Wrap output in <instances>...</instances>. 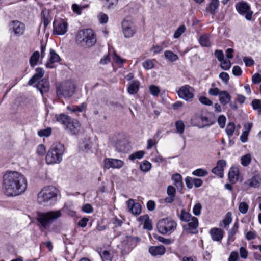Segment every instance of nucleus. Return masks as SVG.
<instances>
[{
  "mask_svg": "<svg viewBox=\"0 0 261 261\" xmlns=\"http://www.w3.org/2000/svg\"><path fill=\"white\" fill-rule=\"evenodd\" d=\"M2 186L6 195L15 196L23 193L26 190L27 180L21 173L9 171L3 176Z\"/></svg>",
  "mask_w": 261,
  "mask_h": 261,
  "instance_id": "1",
  "label": "nucleus"
},
{
  "mask_svg": "<svg viewBox=\"0 0 261 261\" xmlns=\"http://www.w3.org/2000/svg\"><path fill=\"white\" fill-rule=\"evenodd\" d=\"M57 189L55 187L45 186L38 193L37 202L41 205H50L57 200Z\"/></svg>",
  "mask_w": 261,
  "mask_h": 261,
  "instance_id": "2",
  "label": "nucleus"
},
{
  "mask_svg": "<svg viewBox=\"0 0 261 261\" xmlns=\"http://www.w3.org/2000/svg\"><path fill=\"white\" fill-rule=\"evenodd\" d=\"M75 41L79 45L89 48L95 45L96 42V36L90 29L81 30L77 32Z\"/></svg>",
  "mask_w": 261,
  "mask_h": 261,
  "instance_id": "3",
  "label": "nucleus"
},
{
  "mask_svg": "<svg viewBox=\"0 0 261 261\" xmlns=\"http://www.w3.org/2000/svg\"><path fill=\"white\" fill-rule=\"evenodd\" d=\"M65 151L64 146L60 143L53 144L49 149L46 155L47 164H59L62 161V156Z\"/></svg>",
  "mask_w": 261,
  "mask_h": 261,
  "instance_id": "4",
  "label": "nucleus"
},
{
  "mask_svg": "<svg viewBox=\"0 0 261 261\" xmlns=\"http://www.w3.org/2000/svg\"><path fill=\"white\" fill-rule=\"evenodd\" d=\"M61 216L62 213L60 210L49 211L46 213H38L37 214V220L41 226L44 229H46Z\"/></svg>",
  "mask_w": 261,
  "mask_h": 261,
  "instance_id": "5",
  "label": "nucleus"
},
{
  "mask_svg": "<svg viewBox=\"0 0 261 261\" xmlns=\"http://www.w3.org/2000/svg\"><path fill=\"white\" fill-rule=\"evenodd\" d=\"M177 224L175 221L165 218L160 220L157 224V228L160 233L165 234H171L176 228Z\"/></svg>",
  "mask_w": 261,
  "mask_h": 261,
  "instance_id": "6",
  "label": "nucleus"
},
{
  "mask_svg": "<svg viewBox=\"0 0 261 261\" xmlns=\"http://www.w3.org/2000/svg\"><path fill=\"white\" fill-rule=\"evenodd\" d=\"M75 90L74 83L71 80H68L63 83L61 87L57 88V95L58 98L69 97L74 93Z\"/></svg>",
  "mask_w": 261,
  "mask_h": 261,
  "instance_id": "7",
  "label": "nucleus"
},
{
  "mask_svg": "<svg viewBox=\"0 0 261 261\" xmlns=\"http://www.w3.org/2000/svg\"><path fill=\"white\" fill-rule=\"evenodd\" d=\"M193 88L188 85H185L179 88L177 91L179 97L186 101H192L194 98Z\"/></svg>",
  "mask_w": 261,
  "mask_h": 261,
  "instance_id": "8",
  "label": "nucleus"
},
{
  "mask_svg": "<svg viewBox=\"0 0 261 261\" xmlns=\"http://www.w3.org/2000/svg\"><path fill=\"white\" fill-rule=\"evenodd\" d=\"M122 27L125 38H130L136 33V28L133 23L130 20L124 19L122 22Z\"/></svg>",
  "mask_w": 261,
  "mask_h": 261,
  "instance_id": "9",
  "label": "nucleus"
},
{
  "mask_svg": "<svg viewBox=\"0 0 261 261\" xmlns=\"http://www.w3.org/2000/svg\"><path fill=\"white\" fill-rule=\"evenodd\" d=\"M238 12L242 15H245L247 20H251L252 12L250 10L249 6L245 2H242L236 5Z\"/></svg>",
  "mask_w": 261,
  "mask_h": 261,
  "instance_id": "10",
  "label": "nucleus"
},
{
  "mask_svg": "<svg viewBox=\"0 0 261 261\" xmlns=\"http://www.w3.org/2000/svg\"><path fill=\"white\" fill-rule=\"evenodd\" d=\"M68 23L64 20L54 21L53 23V34L62 35L67 31Z\"/></svg>",
  "mask_w": 261,
  "mask_h": 261,
  "instance_id": "11",
  "label": "nucleus"
},
{
  "mask_svg": "<svg viewBox=\"0 0 261 261\" xmlns=\"http://www.w3.org/2000/svg\"><path fill=\"white\" fill-rule=\"evenodd\" d=\"M10 29L14 32L16 36H20L24 34L25 25L18 20H14L10 22Z\"/></svg>",
  "mask_w": 261,
  "mask_h": 261,
  "instance_id": "12",
  "label": "nucleus"
},
{
  "mask_svg": "<svg viewBox=\"0 0 261 261\" xmlns=\"http://www.w3.org/2000/svg\"><path fill=\"white\" fill-rule=\"evenodd\" d=\"M104 167L106 169L112 168H121L124 165V162L122 160L113 159L106 158L103 161Z\"/></svg>",
  "mask_w": 261,
  "mask_h": 261,
  "instance_id": "13",
  "label": "nucleus"
},
{
  "mask_svg": "<svg viewBox=\"0 0 261 261\" xmlns=\"http://www.w3.org/2000/svg\"><path fill=\"white\" fill-rule=\"evenodd\" d=\"M127 205L129 211L132 214L138 215L141 213V205L138 203H135L133 199H129L127 201Z\"/></svg>",
  "mask_w": 261,
  "mask_h": 261,
  "instance_id": "14",
  "label": "nucleus"
},
{
  "mask_svg": "<svg viewBox=\"0 0 261 261\" xmlns=\"http://www.w3.org/2000/svg\"><path fill=\"white\" fill-rule=\"evenodd\" d=\"M80 129V124L79 122L75 119L71 120L65 129L69 132L71 135H75Z\"/></svg>",
  "mask_w": 261,
  "mask_h": 261,
  "instance_id": "15",
  "label": "nucleus"
},
{
  "mask_svg": "<svg viewBox=\"0 0 261 261\" xmlns=\"http://www.w3.org/2000/svg\"><path fill=\"white\" fill-rule=\"evenodd\" d=\"M113 144L119 152H126L128 149V145L124 139L114 140Z\"/></svg>",
  "mask_w": 261,
  "mask_h": 261,
  "instance_id": "16",
  "label": "nucleus"
},
{
  "mask_svg": "<svg viewBox=\"0 0 261 261\" xmlns=\"http://www.w3.org/2000/svg\"><path fill=\"white\" fill-rule=\"evenodd\" d=\"M210 233L213 240L220 241L224 235V231L220 228H213L210 230Z\"/></svg>",
  "mask_w": 261,
  "mask_h": 261,
  "instance_id": "17",
  "label": "nucleus"
},
{
  "mask_svg": "<svg viewBox=\"0 0 261 261\" xmlns=\"http://www.w3.org/2000/svg\"><path fill=\"white\" fill-rule=\"evenodd\" d=\"M188 227L186 228V231L188 233H195L197 231L196 230L198 226V219L194 217L189 221H188Z\"/></svg>",
  "mask_w": 261,
  "mask_h": 261,
  "instance_id": "18",
  "label": "nucleus"
},
{
  "mask_svg": "<svg viewBox=\"0 0 261 261\" xmlns=\"http://www.w3.org/2000/svg\"><path fill=\"white\" fill-rule=\"evenodd\" d=\"M149 252L152 256L163 255L166 252V249L163 245L151 246L149 248Z\"/></svg>",
  "mask_w": 261,
  "mask_h": 261,
  "instance_id": "19",
  "label": "nucleus"
},
{
  "mask_svg": "<svg viewBox=\"0 0 261 261\" xmlns=\"http://www.w3.org/2000/svg\"><path fill=\"white\" fill-rule=\"evenodd\" d=\"M36 87L42 95L44 92H46L49 91V82L45 79H42L38 82Z\"/></svg>",
  "mask_w": 261,
  "mask_h": 261,
  "instance_id": "20",
  "label": "nucleus"
},
{
  "mask_svg": "<svg viewBox=\"0 0 261 261\" xmlns=\"http://www.w3.org/2000/svg\"><path fill=\"white\" fill-rule=\"evenodd\" d=\"M92 143L90 139L86 137L82 139L79 143V148L83 151L87 152L91 148Z\"/></svg>",
  "mask_w": 261,
  "mask_h": 261,
  "instance_id": "21",
  "label": "nucleus"
},
{
  "mask_svg": "<svg viewBox=\"0 0 261 261\" xmlns=\"http://www.w3.org/2000/svg\"><path fill=\"white\" fill-rule=\"evenodd\" d=\"M44 74V70L41 68H37L36 69V73L28 81L29 85H32L36 82L42 78Z\"/></svg>",
  "mask_w": 261,
  "mask_h": 261,
  "instance_id": "22",
  "label": "nucleus"
},
{
  "mask_svg": "<svg viewBox=\"0 0 261 261\" xmlns=\"http://www.w3.org/2000/svg\"><path fill=\"white\" fill-rule=\"evenodd\" d=\"M239 177V170L237 167H232L230 168L228 173V178L230 182L232 184L236 182Z\"/></svg>",
  "mask_w": 261,
  "mask_h": 261,
  "instance_id": "23",
  "label": "nucleus"
},
{
  "mask_svg": "<svg viewBox=\"0 0 261 261\" xmlns=\"http://www.w3.org/2000/svg\"><path fill=\"white\" fill-rule=\"evenodd\" d=\"M60 60V57L55 52L54 49H51L50 50L49 60L47 62L46 66L47 67L51 68L52 66L51 64L53 63L59 61Z\"/></svg>",
  "mask_w": 261,
  "mask_h": 261,
  "instance_id": "24",
  "label": "nucleus"
},
{
  "mask_svg": "<svg viewBox=\"0 0 261 261\" xmlns=\"http://www.w3.org/2000/svg\"><path fill=\"white\" fill-rule=\"evenodd\" d=\"M220 103L225 106L231 100V96L227 91H221L219 96Z\"/></svg>",
  "mask_w": 261,
  "mask_h": 261,
  "instance_id": "25",
  "label": "nucleus"
},
{
  "mask_svg": "<svg viewBox=\"0 0 261 261\" xmlns=\"http://www.w3.org/2000/svg\"><path fill=\"white\" fill-rule=\"evenodd\" d=\"M56 117L57 121L63 124L65 128L67 127V125H68L71 120V118L69 116L64 114L57 115Z\"/></svg>",
  "mask_w": 261,
  "mask_h": 261,
  "instance_id": "26",
  "label": "nucleus"
},
{
  "mask_svg": "<svg viewBox=\"0 0 261 261\" xmlns=\"http://www.w3.org/2000/svg\"><path fill=\"white\" fill-rule=\"evenodd\" d=\"M140 83L138 81H133L128 86L127 92L130 94H135L139 90Z\"/></svg>",
  "mask_w": 261,
  "mask_h": 261,
  "instance_id": "27",
  "label": "nucleus"
},
{
  "mask_svg": "<svg viewBox=\"0 0 261 261\" xmlns=\"http://www.w3.org/2000/svg\"><path fill=\"white\" fill-rule=\"evenodd\" d=\"M172 179L174 181V185L177 188H181L183 183L181 176L178 173L174 174L172 176Z\"/></svg>",
  "mask_w": 261,
  "mask_h": 261,
  "instance_id": "28",
  "label": "nucleus"
},
{
  "mask_svg": "<svg viewBox=\"0 0 261 261\" xmlns=\"http://www.w3.org/2000/svg\"><path fill=\"white\" fill-rule=\"evenodd\" d=\"M41 17L43 19V24L45 28L50 22L51 18L49 16L48 11L46 9L43 10L41 12Z\"/></svg>",
  "mask_w": 261,
  "mask_h": 261,
  "instance_id": "29",
  "label": "nucleus"
},
{
  "mask_svg": "<svg viewBox=\"0 0 261 261\" xmlns=\"http://www.w3.org/2000/svg\"><path fill=\"white\" fill-rule=\"evenodd\" d=\"M164 55L165 58L169 62H175L178 59L177 55L174 54L172 51L170 50L165 51L164 53Z\"/></svg>",
  "mask_w": 261,
  "mask_h": 261,
  "instance_id": "30",
  "label": "nucleus"
},
{
  "mask_svg": "<svg viewBox=\"0 0 261 261\" xmlns=\"http://www.w3.org/2000/svg\"><path fill=\"white\" fill-rule=\"evenodd\" d=\"M40 57V54L39 51H35L31 56L29 63L32 67H34L36 65H37V62L39 60Z\"/></svg>",
  "mask_w": 261,
  "mask_h": 261,
  "instance_id": "31",
  "label": "nucleus"
},
{
  "mask_svg": "<svg viewBox=\"0 0 261 261\" xmlns=\"http://www.w3.org/2000/svg\"><path fill=\"white\" fill-rule=\"evenodd\" d=\"M86 104L84 102L82 103V104H81L79 106H73L72 107H68L67 109L72 112H83L84 110L86 109Z\"/></svg>",
  "mask_w": 261,
  "mask_h": 261,
  "instance_id": "32",
  "label": "nucleus"
},
{
  "mask_svg": "<svg viewBox=\"0 0 261 261\" xmlns=\"http://www.w3.org/2000/svg\"><path fill=\"white\" fill-rule=\"evenodd\" d=\"M199 41L200 44L202 46L207 47L210 46L211 43L209 39V37L208 35L206 34L202 35L200 37Z\"/></svg>",
  "mask_w": 261,
  "mask_h": 261,
  "instance_id": "33",
  "label": "nucleus"
},
{
  "mask_svg": "<svg viewBox=\"0 0 261 261\" xmlns=\"http://www.w3.org/2000/svg\"><path fill=\"white\" fill-rule=\"evenodd\" d=\"M219 5L218 0H212L209 5V11L212 14H215Z\"/></svg>",
  "mask_w": 261,
  "mask_h": 261,
  "instance_id": "34",
  "label": "nucleus"
},
{
  "mask_svg": "<svg viewBox=\"0 0 261 261\" xmlns=\"http://www.w3.org/2000/svg\"><path fill=\"white\" fill-rule=\"evenodd\" d=\"M145 154L144 151L140 150L135 152L129 156V159L132 161H134L136 159H142Z\"/></svg>",
  "mask_w": 261,
  "mask_h": 261,
  "instance_id": "35",
  "label": "nucleus"
},
{
  "mask_svg": "<svg viewBox=\"0 0 261 261\" xmlns=\"http://www.w3.org/2000/svg\"><path fill=\"white\" fill-rule=\"evenodd\" d=\"M225 131L228 136L229 138L233 135L235 131V125L233 123H229L227 124Z\"/></svg>",
  "mask_w": 261,
  "mask_h": 261,
  "instance_id": "36",
  "label": "nucleus"
},
{
  "mask_svg": "<svg viewBox=\"0 0 261 261\" xmlns=\"http://www.w3.org/2000/svg\"><path fill=\"white\" fill-rule=\"evenodd\" d=\"M196 117L198 118L197 116ZM198 118L201 120L203 127L210 126L214 123V122L206 116H199Z\"/></svg>",
  "mask_w": 261,
  "mask_h": 261,
  "instance_id": "37",
  "label": "nucleus"
},
{
  "mask_svg": "<svg viewBox=\"0 0 261 261\" xmlns=\"http://www.w3.org/2000/svg\"><path fill=\"white\" fill-rule=\"evenodd\" d=\"M251 161V156L250 154H246L241 158V163L245 167L247 166Z\"/></svg>",
  "mask_w": 261,
  "mask_h": 261,
  "instance_id": "38",
  "label": "nucleus"
},
{
  "mask_svg": "<svg viewBox=\"0 0 261 261\" xmlns=\"http://www.w3.org/2000/svg\"><path fill=\"white\" fill-rule=\"evenodd\" d=\"M193 217L190 213L186 212L185 210L183 209L181 210L180 216L181 220L188 222Z\"/></svg>",
  "mask_w": 261,
  "mask_h": 261,
  "instance_id": "39",
  "label": "nucleus"
},
{
  "mask_svg": "<svg viewBox=\"0 0 261 261\" xmlns=\"http://www.w3.org/2000/svg\"><path fill=\"white\" fill-rule=\"evenodd\" d=\"M51 129L50 127H48L46 129H41L38 131V135L40 137H47L51 135Z\"/></svg>",
  "mask_w": 261,
  "mask_h": 261,
  "instance_id": "40",
  "label": "nucleus"
},
{
  "mask_svg": "<svg viewBox=\"0 0 261 261\" xmlns=\"http://www.w3.org/2000/svg\"><path fill=\"white\" fill-rule=\"evenodd\" d=\"M238 229V225L237 223H235L233 226L228 232V240L231 241L234 240L233 236L236 233Z\"/></svg>",
  "mask_w": 261,
  "mask_h": 261,
  "instance_id": "41",
  "label": "nucleus"
},
{
  "mask_svg": "<svg viewBox=\"0 0 261 261\" xmlns=\"http://www.w3.org/2000/svg\"><path fill=\"white\" fill-rule=\"evenodd\" d=\"M100 255L103 261H112V256L108 251H103Z\"/></svg>",
  "mask_w": 261,
  "mask_h": 261,
  "instance_id": "42",
  "label": "nucleus"
},
{
  "mask_svg": "<svg viewBox=\"0 0 261 261\" xmlns=\"http://www.w3.org/2000/svg\"><path fill=\"white\" fill-rule=\"evenodd\" d=\"M232 218H231V214L230 213H227L224 219H223L222 223L224 225L225 228H227L228 225L231 223Z\"/></svg>",
  "mask_w": 261,
  "mask_h": 261,
  "instance_id": "43",
  "label": "nucleus"
},
{
  "mask_svg": "<svg viewBox=\"0 0 261 261\" xmlns=\"http://www.w3.org/2000/svg\"><path fill=\"white\" fill-rule=\"evenodd\" d=\"M151 167V164L147 161H144L140 165V169L143 172H147L150 170Z\"/></svg>",
  "mask_w": 261,
  "mask_h": 261,
  "instance_id": "44",
  "label": "nucleus"
},
{
  "mask_svg": "<svg viewBox=\"0 0 261 261\" xmlns=\"http://www.w3.org/2000/svg\"><path fill=\"white\" fill-rule=\"evenodd\" d=\"M192 174L195 176L203 177L207 175L208 172L206 170L200 168L194 171Z\"/></svg>",
  "mask_w": 261,
  "mask_h": 261,
  "instance_id": "45",
  "label": "nucleus"
},
{
  "mask_svg": "<svg viewBox=\"0 0 261 261\" xmlns=\"http://www.w3.org/2000/svg\"><path fill=\"white\" fill-rule=\"evenodd\" d=\"M175 126L178 133L180 134H183L185 129V124L182 121H177L175 123Z\"/></svg>",
  "mask_w": 261,
  "mask_h": 261,
  "instance_id": "46",
  "label": "nucleus"
},
{
  "mask_svg": "<svg viewBox=\"0 0 261 261\" xmlns=\"http://www.w3.org/2000/svg\"><path fill=\"white\" fill-rule=\"evenodd\" d=\"M85 8H86L85 6H80L76 4H73L72 5V9L73 11L78 15H80L82 13V10Z\"/></svg>",
  "mask_w": 261,
  "mask_h": 261,
  "instance_id": "47",
  "label": "nucleus"
},
{
  "mask_svg": "<svg viewBox=\"0 0 261 261\" xmlns=\"http://www.w3.org/2000/svg\"><path fill=\"white\" fill-rule=\"evenodd\" d=\"M36 152L39 156H43L46 152V148L44 145L40 144L37 146Z\"/></svg>",
  "mask_w": 261,
  "mask_h": 261,
  "instance_id": "48",
  "label": "nucleus"
},
{
  "mask_svg": "<svg viewBox=\"0 0 261 261\" xmlns=\"http://www.w3.org/2000/svg\"><path fill=\"white\" fill-rule=\"evenodd\" d=\"M186 27L185 25L180 26L175 32L174 34V37L175 38H179L181 35L185 31Z\"/></svg>",
  "mask_w": 261,
  "mask_h": 261,
  "instance_id": "49",
  "label": "nucleus"
},
{
  "mask_svg": "<svg viewBox=\"0 0 261 261\" xmlns=\"http://www.w3.org/2000/svg\"><path fill=\"white\" fill-rule=\"evenodd\" d=\"M239 210L242 214H246L248 210V205L244 202H241L239 206Z\"/></svg>",
  "mask_w": 261,
  "mask_h": 261,
  "instance_id": "50",
  "label": "nucleus"
},
{
  "mask_svg": "<svg viewBox=\"0 0 261 261\" xmlns=\"http://www.w3.org/2000/svg\"><path fill=\"white\" fill-rule=\"evenodd\" d=\"M202 206L200 203H197L193 209V213L196 216H199L201 214Z\"/></svg>",
  "mask_w": 261,
  "mask_h": 261,
  "instance_id": "51",
  "label": "nucleus"
},
{
  "mask_svg": "<svg viewBox=\"0 0 261 261\" xmlns=\"http://www.w3.org/2000/svg\"><path fill=\"white\" fill-rule=\"evenodd\" d=\"M140 241V238L137 237H127V241L130 243V245L132 246H136L137 243H138Z\"/></svg>",
  "mask_w": 261,
  "mask_h": 261,
  "instance_id": "52",
  "label": "nucleus"
},
{
  "mask_svg": "<svg viewBox=\"0 0 261 261\" xmlns=\"http://www.w3.org/2000/svg\"><path fill=\"white\" fill-rule=\"evenodd\" d=\"M221 68L225 70H228L231 67V62L229 60H223L222 61H220Z\"/></svg>",
  "mask_w": 261,
  "mask_h": 261,
  "instance_id": "53",
  "label": "nucleus"
},
{
  "mask_svg": "<svg viewBox=\"0 0 261 261\" xmlns=\"http://www.w3.org/2000/svg\"><path fill=\"white\" fill-rule=\"evenodd\" d=\"M149 90L151 94L154 96H158L160 92L159 88L154 85H151L149 87Z\"/></svg>",
  "mask_w": 261,
  "mask_h": 261,
  "instance_id": "54",
  "label": "nucleus"
},
{
  "mask_svg": "<svg viewBox=\"0 0 261 261\" xmlns=\"http://www.w3.org/2000/svg\"><path fill=\"white\" fill-rule=\"evenodd\" d=\"M143 66L147 70L152 69L154 67V64L150 60H147L143 63Z\"/></svg>",
  "mask_w": 261,
  "mask_h": 261,
  "instance_id": "55",
  "label": "nucleus"
},
{
  "mask_svg": "<svg viewBox=\"0 0 261 261\" xmlns=\"http://www.w3.org/2000/svg\"><path fill=\"white\" fill-rule=\"evenodd\" d=\"M226 119L224 115H221L218 117V123L221 128H224L225 125Z\"/></svg>",
  "mask_w": 261,
  "mask_h": 261,
  "instance_id": "56",
  "label": "nucleus"
},
{
  "mask_svg": "<svg viewBox=\"0 0 261 261\" xmlns=\"http://www.w3.org/2000/svg\"><path fill=\"white\" fill-rule=\"evenodd\" d=\"M199 101L201 103L207 106H211L213 103L212 101L210 99L205 96L200 97Z\"/></svg>",
  "mask_w": 261,
  "mask_h": 261,
  "instance_id": "57",
  "label": "nucleus"
},
{
  "mask_svg": "<svg viewBox=\"0 0 261 261\" xmlns=\"http://www.w3.org/2000/svg\"><path fill=\"white\" fill-rule=\"evenodd\" d=\"M249 185L252 187H257L259 186V181L256 177H253L249 180Z\"/></svg>",
  "mask_w": 261,
  "mask_h": 261,
  "instance_id": "58",
  "label": "nucleus"
},
{
  "mask_svg": "<svg viewBox=\"0 0 261 261\" xmlns=\"http://www.w3.org/2000/svg\"><path fill=\"white\" fill-rule=\"evenodd\" d=\"M99 20L101 23H106L108 21V17L107 15L103 13H100L98 16Z\"/></svg>",
  "mask_w": 261,
  "mask_h": 261,
  "instance_id": "59",
  "label": "nucleus"
},
{
  "mask_svg": "<svg viewBox=\"0 0 261 261\" xmlns=\"http://www.w3.org/2000/svg\"><path fill=\"white\" fill-rule=\"evenodd\" d=\"M212 172L220 177H222L223 176V170L219 168L217 166L212 169Z\"/></svg>",
  "mask_w": 261,
  "mask_h": 261,
  "instance_id": "60",
  "label": "nucleus"
},
{
  "mask_svg": "<svg viewBox=\"0 0 261 261\" xmlns=\"http://www.w3.org/2000/svg\"><path fill=\"white\" fill-rule=\"evenodd\" d=\"M215 56L220 62L222 61L224 59V54L221 50H216L215 51Z\"/></svg>",
  "mask_w": 261,
  "mask_h": 261,
  "instance_id": "61",
  "label": "nucleus"
},
{
  "mask_svg": "<svg viewBox=\"0 0 261 261\" xmlns=\"http://www.w3.org/2000/svg\"><path fill=\"white\" fill-rule=\"evenodd\" d=\"M252 81L255 84L259 83L261 82V75L257 73L254 74L252 77Z\"/></svg>",
  "mask_w": 261,
  "mask_h": 261,
  "instance_id": "62",
  "label": "nucleus"
},
{
  "mask_svg": "<svg viewBox=\"0 0 261 261\" xmlns=\"http://www.w3.org/2000/svg\"><path fill=\"white\" fill-rule=\"evenodd\" d=\"M167 193L168 196H172L175 197L176 193L175 188L172 186H169L167 187Z\"/></svg>",
  "mask_w": 261,
  "mask_h": 261,
  "instance_id": "63",
  "label": "nucleus"
},
{
  "mask_svg": "<svg viewBox=\"0 0 261 261\" xmlns=\"http://www.w3.org/2000/svg\"><path fill=\"white\" fill-rule=\"evenodd\" d=\"M243 61L245 62V65L248 67L251 66L254 64V60L251 58L245 57L243 58Z\"/></svg>",
  "mask_w": 261,
  "mask_h": 261,
  "instance_id": "64",
  "label": "nucleus"
}]
</instances>
